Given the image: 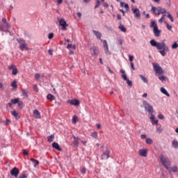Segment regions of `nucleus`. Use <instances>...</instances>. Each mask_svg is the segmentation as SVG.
I'll return each mask as SVG.
<instances>
[{
	"mask_svg": "<svg viewBox=\"0 0 178 178\" xmlns=\"http://www.w3.org/2000/svg\"><path fill=\"white\" fill-rule=\"evenodd\" d=\"M33 115L35 119H41V115L40 114V111H38V110H35L33 111Z\"/></svg>",
	"mask_w": 178,
	"mask_h": 178,
	"instance_id": "nucleus-17",
	"label": "nucleus"
},
{
	"mask_svg": "<svg viewBox=\"0 0 178 178\" xmlns=\"http://www.w3.org/2000/svg\"><path fill=\"white\" fill-rule=\"evenodd\" d=\"M67 104H70V105H74V106H77V105H80V102L77 99L73 100H67Z\"/></svg>",
	"mask_w": 178,
	"mask_h": 178,
	"instance_id": "nucleus-14",
	"label": "nucleus"
},
{
	"mask_svg": "<svg viewBox=\"0 0 178 178\" xmlns=\"http://www.w3.org/2000/svg\"><path fill=\"white\" fill-rule=\"evenodd\" d=\"M172 145L173 148L177 149L178 148V141L176 140H173L172 143Z\"/></svg>",
	"mask_w": 178,
	"mask_h": 178,
	"instance_id": "nucleus-25",
	"label": "nucleus"
},
{
	"mask_svg": "<svg viewBox=\"0 0 178 178\" xmlns=\"http://www.w3.org/2000/svg\"><path fill=\"white\" fill-rule=\"evenodd\" d=\"M160 161L161 163V165L167 169V170H169V168H170V160H169L167 157H165L163 155L160 156Z\"/></svg>",
	"mask_w": 178,
	"mask_h": 178,
	"instance_id": "nucleus-4",
	"label": "nucleus"
},
{
	"mask_svg": "<svg viewBox=\"0 0 178 178\" xmlns=\"http://www.w3.org/2000/svg\"><path fill=\"white\" fill-rule=\"evenodd\" d=\"M23 155H29V151H26V149L22 150Z\"/></svg>",
	"mask_w": 178,
	"mask_h": 178,
	"instance_id": "nucleus-49",
	"label": "nucleus"
},
{
	"mask_svg": "<svg viewBox=\"0 0 178 178\" xmlns=\"http://www.w3.org/2000/svg\"><path fill=\"white\" fill-rule=\"evenodd\" d=\"M154 15H157L158 16H159V15H161V11L160 10H156L155 12H153Z\"/></svg>",
	"mask_w": 178,
	"mask_h": 178,
	"instance_id": "nucleus-53",
	"label": "nucleus"
},
{
	"mask_svg": "<svg viewBox=\"0 0 178 178\" xmlns=\"http://www.w3.org/2000/svg\"><path fill=\"white\" fill-rule=\"evenodd\" d=\"M118 29H120V31H122V33H126V31H127L124 26L122 24H120V26H118Z\"/></svg>",
	"mask_w": 178,
	"mask_h": 178,
	"instance_id": "nucleus-26",
	"label": "nucleus"
},
{
	"mask_svg": "<svg viewBox=\"0 0 178 178\" xmlns=\"http://www.w3.org/2000/svg\"><path fill=\"white\" fill-rule=\"evenodd\" d=\"M164 23H165V24H166V27H167L168 30H169L170 31L172 29V25H170L169 23H168V22H166V21H165Z\"/></svg>",
	"mask_w": 178,
	"mask_h": 178,
	"instance_id": "nucleus-29",
	"label": "nucleus"
},
{
	"mask_svg": "<svg viewBox=\"0 0 178 178\" xmlns=\"http://www.w3.org/2000/svg\"><path fill=\"white\" fill-rule=\"evenodd\" d=\"M18 72L19 71L17 70V68L15 67V68H14V70H13L12 74H13L14 76H16V74H17Z\"/></svg>",
	"mask_w": 178,
	"mask_h": 178,
	"instance_id": "nucleus-34",
	"label": "nucleus"
},
{
	"mask_svg": "<svg viewBox=\"0 0 178 178\" xmlns=\"http://www.w3.org/2000/svg\"><path fill=\"white\" fill-rule=\"evenodd\" d=\"M103 6H104V8H108L109 5L108 4V3H104Z\"/></svg>",
	"mask_w": 178,
	"mask_h": 178,
	"instance_id": "nucleus-62",
	"label": "nucleus"
},
{
	"mask_svg": "<svg viewBox=\"0 0 178 178\" xmlns=\"http://www.w3.org/2000/svg\"><path fill=\"white\" fill-rule=\"evenodd\" d=\"M78 118H77V115H74L73 117H72V123L74 124H76V123H77V120H78Z\"/></svg>",
	"mask_w": 178,
	"mask_h": 178,
	"instance_id": "nucleus-28",
	"label": "nucleus"
},
{
	"mask_svg": "<svg viewBox=\"0 0 178 178\" xmlns=\"http://www.w3.org/2000/svg\"><path fill=\"white\" fill-rule=\"evenodd\" d=\"M91 137L93 138H98V133L97 131H95L90 134Z\"/></svg>",
	"mask_w": 178,
	"mask_h": 178,
	"instance_id": "nucleus-30",
	"label": "nucleus"
},
{
	"mask_svg": "<svg viewBox=\"0 0 178 178\" xmlns=\"http://www.w3.org/2000/svg\"><path fill=\"white\" fill-rule=\"evenodd\" d=\"M150 45L156 47L161 56H165L166 54L169 51V47L164 41L158 42L155 40H150Z\"/></svg>",
	"mask_w": 178,
	"mask_h": 178,
	"instance_id": "nucleus-1",
	"label": "nucleus"
},
{
	"mask_svg": "<svg viewBox=\"0 0 178 178\" xmlns=\"http://www.w3.org/2000/svg\"><path fill=\"white\" fill-rule=\"evenodd\" d=\"M11 87H13V88H17V83L16 81L12 82Z\"/></svg>",
	"mask_w": 178,
	"mask_h": 178,
	"instance_id": "nucleus-32",
	"label": "nucleus"
},
{
	"mask_svg": "<svg viewBox=\"0 0 178 178\" xmlns=\"http://www.w3.org/2000/svg\"><path fill=\"white\" fill-rule=\"evenodd\" d=\"M101 2L99 1V0H97V4L95 6V9H97V8L99 7Z\"/></svg>",
	"mask_w": 178,
	"mask_h": 178,
	"instance_id": "nucleus-41",
	"label": "nucleus"
},
{
	"mask_svg": "<svg viewBox=\"0 0 178 178\" xmlns=\"http://www.w3.org/2000/svg\"><path fill=\"white\" fill-rule=\"evenodd\" d=\"M159 79L161 80V81H162V83H163V81L165 80V76H159Z\"/></svg>",
	"mask_w": 178,
	"mask_h": 178,
	"instance_id": "nucleus-45",
	"label": "nucleus"
},
{
	"mask_svg": "<svg viewBox=\"0 0 178 178\" xmlns=\"http://www.w3.org/2000/svg\"><path fill=\"white\" fill-rule=\"evenodd\" d=\"M48 54H49V55H53V54H54V50H52V49H49V50H48Z\"/></svg>",
	"mask_w": 178,
	"mask_h": 178,
	"instance_id": "nucleus-57",
	"label": "nucleus"
},
{
	"mask_svg": "<svg viewBox=\"0 0 178 178\" xmlns=\"http://www.w3.org/2000/svg\"><path fill=\"white\" fill-rule=\"evenodd\" d=\"M40 77H41V75L40 74H35V79L36 80H38V79H40Z\"/></svg>",
	"mask_w": 178,
	"mask_h": 178,
	"instance_id": "nucleus-51",
	"label": "nucleus"
},
{
	"mask_svg": "<svg viewBox=\"0 0 178 178\" xmlns=\"http://www.w3.org/2000/svg\"><path fill=\"white\" fill-rule=\"evenodd\" d=\"M92 33L98 40H100L101 41H102V39H101V38L102 37V33H101V32L93 30Z\"/></svg>",
	"mask_w": 178,
	"mask_h": 178,
	"instance_id": "nucleus-15",
	"label": "nucleus"
},
{
	"mask_svg": "<svg viewBox=\"0 0 178 178\" xmlns=\"http://www.w3.org/2000/svg\"><path fill=\"white\" fill-rule=\"evenodd\" d=\"M164 118H165V116H163V115H162V114L159 115V119L162 120V119H164Z\"/></svg>",
	"mask_w": 178,
	"mask_h": 178,
	"instance_id": "nucleus-59",
	"label": "nucleus"
},
{
	"mask_svg": "<svg viewBox=\"0 0 178 178\" xmlns=\"http://www.w3.org/2000/svg\"><path fill=\"white\" fill-rule=\"evenodd\" d=\"M19 173L20 172L19 171L18 168L15 167L10 170V175L11 176H14V177H17L19 176Z\"/></svg>",
	"mask_w": 178,
	"mask_h": 178,
	"instance_id": "nucleus-12",
	"label": "nucleus"
},
{
	"mask_svg": "<svg viewBox=\"0 0 178 178\" xmlns=\"http://www.w3.org/2000/svg\"><path fill=\"white\" fill-rule=\"evenodd\" d=\"M93 51L91 53L92 56H98V50L97 47H92Z\"/></svg>",
	"mask_w": 178,
	"mask_h": 178,
	"instance_id": "nucleus-22",
	"label": "nucleus"
},
{
	"mask_svg": "<svg viewBox=\"0 0 178 178\" xmlns=\"http://www.w3.org/2000/svg\"><path fill=\"white\" fill-rule=\"evenodd\" d=\"M67 48L68 49H70L71 48H73V49H76V46H74V45L72 46V44H68V45L67 46Z\"/></svg>",
	"mask_w": 178,
	"mask_h": 178,
	"instance_id": "nucleus-39",
	"label": "nucleus"
},
{
	"mask_svg": "<svg viewBox=\"0 0 178 178\" xmlns=\"http://www.w3.org/2000/svg\"><path fill=\"white\" fill-rule=\"evenodd\" d=\"M127 84L129 86L131 87L133 86V82H131V81H130L129 79H127Z\"/></svg>",
	"mask_w": 178,
	"mask_h": 178,
	"instance_id": "nucleus-37",
	"label": "nucleus"
},
{
	"mask_svg": "<svg viewBox=\"0 0 178 178\" xmlns=\"http://www.w3.org/2000/svg\"><path fill=\"white\" fill-rule=\"evenodd\" d=\"M149 119H150V120H155V115L154 114H152V113H151V116H150Z\"/></svg>",
	"mask_w": 178,
	"mask_h": 178,
	"instance_id": "nucleus-52",
	"label": "nucleus"
},
{
	"mask_svg": "<svg viewBox=\"0 0 178 178\" xmlns=\"http://www.w3.org/2000/svg\"><path fill=\"white\" fill-rule=\"evenodd\" d=\"M10 29V24L8 22L6 18H2L1 22H0V31L6 32Z\"/></svg>",
	"mask_w": 178,
	"mask_h": 178,
	"instance_id": "nucleus-3",
	"label": "nucleus"
},
{
	"mask_svg": "<svg viewBox=\"0 0 178 178\" xmlns=\"http://www.w3.org/2000/svg\"><path fill=\"white\" fill-rule=\"evenodd\" d=\"M140 77L141 80L143 81V83H148V81L147 80V78H145L143 75H140Z\"/></svg>",
	"mask_w": 178,
	"mask_h": 178,
	"instance_id": "nucleus-31",
	"label": "nucleus"
},
{
	"mask_svg": "<svg viewBox=\"0 0 178 178\" xmlns=\"http://www.w3.org/2000/svg\"><path fill=\"white\" fill-rule=\"evenodd\" d=\"M169 172L172 173V171L174 172V173H177L178 168L177 166H172V168L169 167Z\"/></svg>",
	"mask_w": 178,
	"mask_h": 178,
	"instance_id": "nucleus-19",
	"label": "nucleus"
},
{
	"mask_svg": "<svg viewBox=\"0 0 178 178\" xmlns=\"http://www.w3.org/2000/svg\"><path fill=\"white\" fill-rule=\"evenodd\" d=\"M81 172L82 173V175H86V173H87V169H86V168H82Z\"/></svg>",
	"mask_w": 178,
	"mask_h": 178,
	"instance_id": "nucleus-42",
	"label": "nucleus"
},
{
	"mask_svg": "<svg viewBox=\"0 0 178 178\" xmlns=\"http://www.w3.org/2000/svg\"><path fill=\"white\" fill-rule=\"evenodd\" d=\"M33 90H34V91H35L36 92L38 91V87H37V85H34V86H33Z\"/></svg>",
	"mask_w": 178,
	"mask_h": 178,
	"instance_id": "nucleus-56",
	"label": "nucleus"
},
{
	"mask_svg": "<svg viewBox=\"0 0 178 178\" xmlns=\"http://www.w3.org/2000/svg\"><path fill=\"white\" fill-rule=\"evenodd\" d=\"M138 154L140 156H143V158H147L148 154V149H140L138 151Z\"/></svg>",
	"mask_w": 178,
	"mask_h": 178,
	"instance_id": "nucleus-10",
	"label": "nucleus"
},
{
	"mask_svg": "<svg viewBox=\"0 0 178 178\" xmlns=\"http://www.w3.org/2000/svg\"><path fill=\"white\" fill-rule=\"evenodd\" d=\"M125 3H124V2L120 1V6H122V8H124Z\"/></svg>",
	"mask_w": 178,
	"mask_h": 178,
	"instance_id": "nucleus-63",
	"label": "nucleus"
},
{
	"mask_svg": "<svg viewBox=\"0 0 178 178\" xmlns=\"http://www.w3.org/2000/svg\"><path fill=\"white\" fill-rule=\"evenodd\" d=\"M161 92H162V94H164V95H166V97H170V95L169 94V92H168V90H166V89H165V88H161Z\"/></svg>",
	"mask_w": 178,
	"mask_h": 178,
	"instance_id": "nucleus-21",
	"label": "nucleus"
},
{
	"mask_svg": "<svg viewBox=\"0 0 178 178\" xmlns=\"http://www.w3.org/2000/svg\"><path fill=\"white\" fill-rule=\"evenodd\" d=\"M156 131H158L159 133H162V131H163V129H162V127H156Z\"/></svg>",
	"mask_w": 178,
	"mask_h": 178,
	"instance_id": "nucleus-43",
	"label": "nucleus"
},
{
	"mask_svg": "<svg viewBox=\"0 0 178 178\" xmlns=\"http://www.w3.org/2000/svg\"><path fill=\"white\" fill-rule=\"evenodd\" d=\"M54 138H55V135L54 134H51V136L47 137V141L49 143H52V141H54Z\"/></svg>",
	"mask_w": 178,
	"mask_h": 178,
	"instance_id": "nucleus-24",
	"label": "nucleus"
},
{
	"mask_svg": "<svg viewBox=\"0 0 178 178\" xmlns=\"http://www.w3.org/2000/svg\"><path fill=\"white\" fill-rule=\"evenodd\" d=\"M48 38L49 40H52V38H54V33H49L48 35Z\"/></svg>",
	"mask_w": 178,
	"mask_h": 178,
	"instance_id": "nucleus-44",
	"label": "nucleus"
},
{
	"mask_svg": "<svg viewBox=\"0 0 178 178\" xmlns=\"http://www.w3.org/2000/svg\"><path fill=\"white\" fill-rule=\"evenodd\" d=\"M131 10L136 19H140V17H141V14L140 13V10H138V8H131Z\"/></svg>",
	"mask_w": 178,
	"mask_h": 178,
	"instance_id": "nucleus-13",
	"label": "nucleus"
},
{
	"mask_svg": "<svg viewBox=\"0 0 178 178\" xmlns=\"http://www.w3.org/2000/svg\"><path fill=\"white\" fill-rule=\"evenodd\" d=\"M31 162H33V163L35 168V166H37V165H38V163H40V162H39L38 161L35 160V159H33V158H31Z\"/></svg>",
	"mask_w": 178,
	"mask_h": 178,
	"instance_id": "nucleus-27",
	"label": "nucleus"
},
{
	"mask_svg": "<svg viewBox=\"0 0 178 178\" xmlns=\"http://www.w3.org/2000/svg\"><path fill=\"white\" fill-rule=\"evenodd\" d=\"M75 147H79V140H74V143H73Z\"/></svg>",
	"mask_w": 178,
	"mask_h": 178,
	"instance_id": "nucleus-46",
	"label": "nucleus"
},
{
	"mask_svg": "<svg viewBox=\"0 0 178 178\" xmlns=\"http://www.w3.org/2000/svg\"><path fill=\"white\" fill-rule=\"evenodd\" d=\"M122 77L125 81H127V80H129V79H127V75H126L125 74H122Z\"/></svg>",
	"mask_w": 178,
	"mask_h": 178,
	"instance_id": "nucleus-47",
	"label": "nucleus"
},
{
	"mask_svg": "<svg viewBox=\"0 0 178 178\" xmlns=\"http://www.w3.org/2000/svg\"><path fill=\"white\" fill-rule=\"evenodd\" d=\"M111 154V151L109 149L106 148L105 152L102 154V159H108L109 158V155Z\"/></svg>",
	"mask_w": 178,
	"mask_h": 178,
	"instance_id": "nucleus-11",
	"label": "nucleus"
},
{
	"mask_svg": "<svg viewBox=\"0 0 178 178\" xmlns=\"http://www.w3.org/2000/svg\"><path fill=\"white\" fill-rule=\"evenodd\" d=\"M152 65L155 73H157V74H162L163 73V70L159 66V64L153 63Z\"/></svg>",
	"mask_w": 178,
	"mask_h": 178,
	"instance_id": "nucleus-9",
	"label": "nucleus"
},
{
	"mask_svg": "<svg viewBox=\"0 0 178 178\" xmlns=\"http://www.w3.org/2000/svg\"><path fill=\"white\" fill-rule=\"evenodd\" d=\"M18 178H27V175H26V174H22Z\"/></svg>",
	"mask_w": 178,
	"mask_h": 178,
	"instance_id": "nucleus-55",
	"label": "nucleus"
},
{
	"mask_svg": "<svg viewBox=\"0 0 178 178\" xmlns=\"http://www.w3.org/2000/svg\"><path fill=\"white\" fill-rule=\"evenodd\" d=\"M102 42H103L105 54H108V52H109V47H108V42H106L105 40H102Z\"/></svg>",
	"mask_w": 178,
	"mask_h": 178,
	"instance_id": "nucleus-16",
	"label": "nucleus"
},
{
	"mask_svg": "<svg viewBox=\"0 0 178 178\" xmlns=\"http://www.w3.org/2000/svg\"><path fill=\"white\" fill-rule=\"evenodd\" d=\"M140 138H142V139H145V138H147V136L145 135V134H142L141 136H140Z\"/></svg>",
	"mask_w": 178,
	"mask_h": 178,
	"instance_id": "nucleus-60",
	"label": "nucleus"
},
{
	"mask_svg": "<svg viewBox=\"0 0 178 178\" xmlns=\"http://www.w3.org/2000/svg\"><path fill=\"white\" fill-rule=\"evenodd\" d=\"M152 12H155L156 10H159L161 12V15H165V13H166L167 17H168V19H170V22H172V23H173V22H175V19L173 18V17L172 16L170 13H169V12L166 13V9L163 8L161 6H159L157 8L152 7Z\"/></svg>",
	"mask_w": 178,
	"mask_h": 178,
	"instance_id": "nucleus-2",
	"label": "nucleus"
},
{
	"mask_svg": "<svg viewBox=\"0 0 178 178\" xmlns=\"http://www.w3.org/2000/svg\"><path fill=\"white\" fill-rule=\"evenodd\" d=\"M143 105L145 106V110L147 111L149 113H154V107L149 104L147 101L144 100L143 102Z\"/></svg>",
	"mask_w": 178,
	"mask_h": 178,
	"instance_id": "nucleus-8",
	"label": "nucleus"
},
{
	"mask_svg": "<svg viewBox=\"0 0 178 178\" xmlns=\"http://www.w3.org/2000/svg\"><path fill=\"white\" fill-rule=\"evenodd\" d=\"M153 141L152 139L148 138H146V144H149V145H151V144H152Z\"/></svg>",
	"mask_w": 178,
	"mask_h": 178,
	"instance_id": "nucleus-33",
	"label": "nucleus"
},
{
	"mask_svg": "<svg viewBox=\"0 0 178 178\" xmlns=\"http://www.w3.org/2000/svg\"><path fill=\"white\" fill-rule=\"evenodd\" d=\"M15 69H16V66H15V65H11L8 67L9 70H13Z\"/></svg>",
	"mask_w": 178,
	"mask_h": 178,
	"instance_id": "nucleus-40",
	"label": "nucleus"
},
{
	"mask_svg": "<svg viewBox=\"0 0 178 178\" xmlns=\"http://www.w3.org/2000/svg\"><path fill=\"white\" fill-rule=\"evenodd\" d=\"M63 2V0H58L57 1V3H58V5H61V3Z\"/></svg>",
	"mask_w": 178,
	"mask_h": 178,
	"instance_id": "nucleus-64",
	"label": "nucleus"
},
{
	"mask_svg": "<svg viewBox=\"0 0 178 178\" xmlns=\"http://www.w3.org/2000/svg\"><path fill=\"white\" fill-rule=\"evenodd\" d=\"M28 94H29V92L27 90H22V95L24 97H29Z\"/></svg>",
	"mask_w": 178,
	"mask_h": 178,
	"instance_id": "nucleus-35",
	"label": "nucleus"
},
{
	"mask_svg": "<svg viewBox=\"0 0 178 178\" xmlns=\"http://www.w3.org/2000/svg\"><path fill=\"white\" fill-rule=\"evenodd\" d=\"M107 69H108L109 73H111V74H113V71H112V70H111V68L109 67H107Z\"/></svg>",
	"mask_w": 178,
	"mask_h": 178,
	"instance_id": "nucleus-58",
	"label": "nucleus"
},
{
	"mask_svg": "<svg viewBox=\"0 0 178 178\" xmlns=\"http://www.w3.org/2000/svg\"><path fill=\"white\" fill-rule=\"evenodd\" d=\"M171 48L172 49H176V48H178V44L177 42H175L172 44V45L171 46Z\"/></svg>",
	"mask_w": 178,
	"mask_h": 178,
	"instance_id": "nucleus-36",
	"label": "nucleus"
},
{
	"mask_svg": "<svg viewBox=\"0 0 178 178\" xmlns=\"http://www.w3.org/2000/svg\"><path fill=\"white\" fill-rule=\"evenodd\" d=\"M11 115H13V116H14L17 120L20 119V116H19V113H17L16 111H12Z\"/></svg>",
	"mask_w": 178,
	"mask_h": 178,
	"instance_id": "nucleus-23",
	"label": "nucleus"
},
{
	"mask_svg": "<svg viewBox=\"0 0 178 178\" xmlns=\"http://www.w3.org/2000/svg\"><path fill=\"white\" fill-rule=\"evenodd\" d=\"M124 8H125L127 12H129V4L125 3V4L124 5Z\"/></svg>",
	"mask_w": 178,
	"mask_h": 178,
	"instance_id": "nucleus-50",
	"label": "nucleus"
},
{
	"mask_svg": "<svg viewBox=\"0 0 178 178\" xmlns=\"http://www.w3.org/2000/svg\"><path fill=\"white\" fill-rule=\"evenodd\" d=\"M131 69H133V70H136V68L134 67V63H131Z\"/></svg>",
	"mask_w": 178,
	"mask_h": 178,
	"instance_id": "nucleus-61",
	"label": "nucleus"
},
{
	"mask_svg": "<svg viewBox=\"0 0 178 178\" xmlns=\"http://www.w3.org/2000/svg\"><path fill=\"white\" fill-rule=\"evenodd\" d=\"M47 99H49V101H50L51 102H52V101H55L56 99L55 96H54V95L52 94H48L47 95Z\"/></svg>",
	"mask_w": 178,
	"mask_h": 178,
	"instance_id": "nucleus-20",
	"label": "nucleus"
},
{
	"mask_svg": "<svg viewBox=\"0 0 178 178\" xmlns=\"http://www.w3.org/2000/svg\"><path fill=\"white\" fill-rule=\"evenodd\" d=\"M152 124H158V120H153L152 122Z\"/></svg>",
	"mask_w": 178,
	"mask_h": 178,
	"instance_id": "nucleus-54",
	"label": "nucleus"
},
{
	"mask_svg": "<svg viewBox=\"0 0 178 178\" xmlns=\"http://www.w3.org/2000/svg\"><path fill=\"white\" fill-rule=\"evenodd\" d=\"M150 27L153 29L154 37H159L161 35V30L158 29V25L155 21H152Z\"/></svg>",
	"mask_w": 178,
	"mask_h": 178,
	"instance_id": "nucleus-5",
	"label": "nucleus"
},
{
	"mask_svg": "<svg viewBox=\"0 0 178 178\" xmlns=\"http://www.w3.org/2000/svg\"><path fill=\"white\" fill-rule=\"evenodd\" d=\"M134 59V56H131V55L129 56V60L130 62H133Z\"/></svg>",
	"mask_w": 178,
	"mask_h": 178,
	"instance_id": "nucleus-48",
	"label": "nucleus"
},
{
	"mask_svg": "<svg viewBox=\"0 0 178 178\" xmlns=\"http://www.w3.org/2000/svg\"><path fill=\"white\" fill-rule=\"evenodd\" d=\"M58 22L60 26H61V30L63 31H66V30H67V27H69V24L66 23V21L65 20V19H58Z\"/></svg>",
	"mask_w": 178,
	"mask_h": 178,
	"instance_id": "nucleus-7",
	"label": "nucleus"
},
{
	"mask_svg": "<svg viewBox=\"0 0 178 178\" xmlns=\"http://www.w3.org/2000/svg\"><path fill=\"white\" fill-rule=\"evenodd\" d=\"M18 44H19V49L21 51H29V48L27 47V44L26 43V40L23 38H19L17 40Z\"/></svg>",
	"mask_w": 178,
	"mask_h": 178,
	"instance_id": "nucleus-6",
	"label": "nucleus"
},
{
	"mask_svg": "<svg viewBox=\"0 0 178 178\" xmlns=\"http://www.w3.org/2000/svg\"><path fill=\"white\" fill-rule=\"evenodd\" d=\"M12 104H19V99H14L11 100Z\"/></svg>",
	"mask_w": 178,
	"mask_h": 178,
	"instance_id": "nucleus-38",
	"label": "nucleus"
},
{
	"mask_svg": "<svg viewBox=\"0 0 178 178\" xmlns=\"http://www.w3.org/2000/svg\"><path fill=\"white\" fill-rule=\"evenodd\" d=\"M52 147L53 148H55V149H57L58 151H62V149L60 148V147L59 146V144H58V143H52Z\"/></svg>",
	"mask_w": 178,
	"mask_h": 178,
	"instance_id": "nucleus-18",
	"label": "nucleus"
}]
</instances>
